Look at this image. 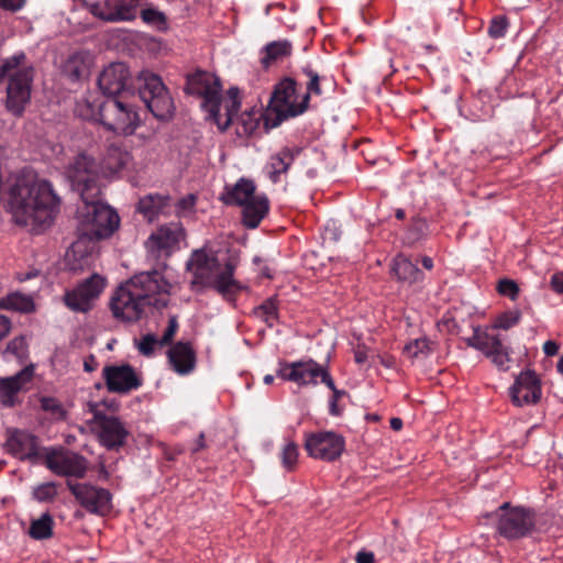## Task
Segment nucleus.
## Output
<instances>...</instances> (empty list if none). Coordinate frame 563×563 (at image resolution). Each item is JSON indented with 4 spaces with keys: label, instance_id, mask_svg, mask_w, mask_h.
I'll return each instance as SVG.
<instances>
[{
    "label": "nucleus",
    "instance_id": "nucleus-1",
    "mask_svg": "<svg viewBox=\"0 0 563 563\" xmlns=\"http://www.w3.org/2000/svg\"><path fill=\"white\" fill-rule=\"evenodd\" d=\"M90 156L79 154L67 168L74 190L79 192L84 207L78 211L79 231L89 240L110 238L120 225L118 212L102 200L103 184Z\"/></svg>",
    "mask_w": 563,
    "mask_h": 563
},
{
    "label": "nucleus",
    "instance_id": "nucleus-2",
    "mask_svg": "<svg viewBox=\"0 0 563 563\" xmlns=\"http://www.w3.org/2000/svg\"><path fill=\"white\" fill-rule=\"evenodd\" d=\"M59 197L52 184L40 179L33 173L20 175L10 189V209L18 225L40 233L48 228L55 218Z\"/></svg>",
    "mask_w": 563,
    "mask_h": 563
},
{
    "label": "nucleus",
    "instance_id": "nucleus-3",
    "mask_svg": "<svg viewBox=\"0 0 563 563\" xmlns=\"http://www.w3.org/2000/svg\"><path fill=\"white\" fill-rule=\"evenodd\" d=\"M170 289L172 284L161 271L141 272L114 290L109 306L115 319L136 322L143 317L146 308H166Z\"/></svg>",
    "mask_w": 563,
    "mask_h": 563
},
{
    "label": "nucleus",
    "instance_id": "nucleus-4",
    "mask_svg": "<svg viewBox=\"0 0 563 563\" xmlns=\"http://www.w3.org/2000/svg\"><path fill=\"white\" fill-rule=\"evenodd\" d=\"M187 271L192 274L191 288L195 290L212 288L225 300L234 301L243 286L234 278L235 265L228 261L224 269L217 256L205 249L195 250L188 260Z\"/></svg>",
    "mask_w": 563,
    "mask_h": 563
},
{
    "label": "nucleus",
    "instance_id": "nucleus-5",
    "mask_svg": "<svg viewBox=\"0 0 563 563\" xmlns=\"http://www.w3.org/2000/svg\"><path fill=\"white\" fill-rule=\"evenodd\" d=\"M184 90L187 95L202 98V109L208 112V118L217 124L220 131H225L230 126L241 106L238 99V88H230L228 91L230 100L225 104V114H221L222 85L220 79L209 71L197 70L189 74Z\"/></svg>",
    "mask_w": 563,
    "mask_h": 563
},
{
    "label": "nucleus",
    "instance_id": "nucleus-6",
    "mask_svg": "<svg viewBox=\"0 0 563 563\" xmlns=\"http://www.w3.org/2000/svg\"><path fill=\"white\" fill-rule=\"evenodd\" d=\"M26 59L23 51L2 59L0 65V81L8 78L7 110L15 117H21L31 99L33 67L19 68Z\"/></svg>",
    "mask_w": 563,
    "mask_h": 563
},
{
    "label": "nucleus",
    "instance_id": "nucleus-7",
    "mask_svg": "<svg viewBox=\"0 0 563 563\" xmlns=\"http://www.w3.org/2000/svg\"><path fill=\"white\" fill-rule=\"evenodd\" d=\"M132 97H106L98 103V120L107 130L124 135L135 132L140 119L135 106L130 101Z\"/></svg>",
    "mask_w": 563,
    "mask_h": 563
},
{
    "label": "nucleus",
    "instance_id": "nucleus-8",
    "mask_svg": "<svg viewBox=\"0 0 563 563\" xmlns=\"http://www.w3.org/2000/svg\"><path fill=\"white\" fill-rule=\"evenodd\" d=\"M297 81L291 77L279 80L272 92L268 109L275 113L273 126L283 121L298 117L308 109V95L297 93Z\"/></svg>",
    "mask_w": 563,
    "mask_h": 563
},
{
    "label": "nucleus",
    "instance_id": "nucleus-9",
    "mask_svg": "<svg viewBox=\"0 0 563 563\" xmlns=\"http://www.w3.org/2000/svg\"><path fill=\"white\" fill-rule=\"evenodd\" d=\"M92 418L88 421L99 443L108 451H119L126 444L130 431L117 416H109L99 410V404H89Z\"/></svg>",
    "mask_w": 563,
    "mask_h": 563
},
{
    "label": "nucleus",
    "instance_id": "nucleus-10",
    "mask_svg": "<svg viewBox=\"0 0 563 563\" xmlns=\"http://www.w3.org/2000/svg\"><path fill=\"white\" fill-rule=\"evenodd\" d=\"M277 377L298 386H317L318 378L327 387H333V378L328 366L319 364L313 358H302L295 362L280 361L276 371Z\"/></svg>",
    "mask_w": 563,
    "mask_h": 563
},
{
    "label": "nucleus",
    "instance_id": "nucleus-11",
    "mask_svg": "<svg viewBox=\"0 0 563 563\" xmlns=\"http://www.w3.org/2000/svg\"><path fill=\"white\" fill-rule=\"evenodd\" d=\"M497 532L508 539L517 540L529 536L536 527V512L531 508L512 507L504 503L496 511Z\"/></svg>",
    "mask_w": 563,
    "mask_h": 563
},
{
    "label": "nucleus",
    "instance_id": "nucleus-12",
    "mask_svg": "<svg viewBox=\"0 0 563 563\" xmlns=\"http://www.w3.org/2000/svg\"><path fill=\"white\" fill-rule=\"evenodd\" d=\"M139 96L156 119L165 121L173 117L174 101L159 76L146 74L139 87Z\"/></svg>",
    "mask_w": 563,
    "mask_h": 563
},
{
    "label": "nucleus",
    "instance_id": "nucleus-13",
    "mask_svg": "<svg viewBox=\"0 0 563 563\" xmlns=\"http://www.w3.org/2000/svg\"><path fill=\"white\" fill-rule=\"evenodd\" d=\"M106 285V277L95 273L75 288L66 290L63 301L69 310L87 313L92 309L93 301L101 295Z\"/></svg>",
    "mask_w": 563,
    "mask_h": 563
},
{
    "label": "nucleus",
    "instance_id": "nucleus-14",
    "mask_svg": "<svg viewBox=\"0 0 563 563\" xmlns=\"http://www.w3.org/2000/svg\"><path fill=\"white\" fill-rule=\"evenodd\" d=\"M305 450L308 455L324 462H334L345 450V439L334 431H318L305 435Z\"/></svg>",
    "mask_w": 563,
    "mask_h": 563
},
{
    "label": "nucleus",
    "instance_id": "nucleus-15",
    "mask_svg": "<svg viewBox=\"0 0 563 563\" xmlns=\"http://www.w3.org/2000/svg\"><path fill=\"white\" fill-rule=\"evenodd\" d=\"M67 487L88 512L107 516L111 511L112 494L107 488L71 481H67Z\"/></svg>",
    "mask_w": 563,
    "mask_h": 563
},
{
    "label": "nucleus",
    "instance_id": "nucleus-16",
    "mask_svg": "<svg viewBox=\"0 0 563 563\" xmlns=\"http://www.w3.org/2000/svg\"><path fill=\"white\" fill-rule=\"evenodd\" d=\"M45 465L57 476L84 478L88 461L79 453L59 449L46 454Z\"/></svg>",
    "mask_w": 563,
    "mask_h": 563
},
{
    "label": "nucleus",
    "instance_id": "nucleus-17",
    "mask_svg": "<svg viewBox=\"0 0 563 563\" xmlns=\"http://www.w3.org/2000/svg\"><path fill=\"white\" fill-rule=\"evenodd\" d=\"M299 157H303L307 163L320 161L321 158L320 154L313 148L303 150L299 146H285L273 154L265 166V172L269 180L273 184L279 183L280 176L286 174L291 164Z\"/></svg>",
    "mask_w": 563,
    "mask_h": 563
},
{
    "label": "nucleus",
    "instance_id": "nucleus-18",
    "mask_svg": "<svg viewBox=\"0 0 563 563\" xmlns=\"http://www.w3.org/2000/svg\"><path fill=\"white\" fill-rule=\"evenodd\" d=\"M129 67L121 62L111 63L98 77V86L106 97L133 96L130 90Z\"/></svg>",
    "mask_w": 563,
    "mask_h": 563
},
{
    "label": "nucleus",
    "instance_id": "nucleus-19",
    "mask_svg": "<svg viewBox=\"0 0 563 563\" xmlns=\"http://www.w3.org/2000/svg\"><path fill=\"white\" fill-rule=\"evenodd\" d=\"M102 377L110 393L128 394L142 386V378L130 364L107 365L102 368Z\"/></svg>",
    "mask_w": 563,
    "mask_h": 563
},
{
    "label": "nucleus",
    "instance_id": "nucleus-20",
    "mask_svg": "<svg viewBox=\"0 0 563 563\" xmlns=\"http://www.w3.org/2000/svg\"><path fill=\"white\" fill-rule=\"evenodd\" d=\"M186 236L184 225L179 221L169 222L157 228L153 232L146 242L148 252L159 256L163 252L165 255H169L178 244Z\"/></svg>",
    "mask_w": 563,
    "mask_h": 563
},
{
    "label": "nucleus",
    "instance_id": "nucleus-21",
    "mask_svg": "<svg viewBox=\"0 0 563 563\" xmlns=\"http://www.w3.org/2000/svg\"><path fill=\"white\" fill-rule=\"evenodd\" d=\"M90 158L95 161L92 157ZM131 163L132 155L124 146L120 144H110L107 147L99 165L95 164V168L103 184V178H112L120 175L123 170L129 168Z\"/></svg>",
    "mask_w": 563,
    "mask_h": 563
},
{
    "label": "nucleus",
    "instance_id": "nucleus-22",
    "mask_svg": "<svg viewBox=\"0 0 563 563\" xmlns=\"http://www.w3.org/2000/svg\"><path fill=\"white\" fill-rule=\"evenodd\" d=\"M4 448L9 454L22 461L38 456V439L25 430L8 429Z\"/></svg>",
    "mask_w": 563,
    "mask_h": 563
},
{
    "label": "nucleus",
    "instance_id": "nucleus-23",
    "mask_svg": "<svg viewBox=\"0 0 563 563\" xmlns=\"http://www.w3.org/2000/svg\"><path fill=\"white\" fill-rule=\"evenodd\" d=\"M510 396L519 407L537 404L541 398V385L536 372H521L510 387Z\"/></svg>",
    "mask_w": 563,
    "mask_h": 563
},
{
    "label": "nucleus",
    "instance_id": "nucleus-24",
    "mask_svg": "<svg viewBox=\"0 0 563 563\" xmlns=\"http://www.w3.org/2000/svg\"><path fill=\"white\" fill-rule=\"evenodd\" d=\"M136 212L152 223L157 221L159 217H168L173 213V199L169 195L147 194L139 199Z\"/></svg>",
    "mask_w": 563,
    "mask_h": 563
},
{
    "label": "nucleus",
    "instance_id": "nucleus-25",
    "mask_svg": "<svg viewBox=\"0 0 563 563\" xmlns=\"http://www.w3.org/2000/svg\"><path fill=\"white\" fill-rule=\"evenodd\" d=\"M168 362L179 375H188L196 368L197 355L191 343L179 341L167 352Z\"/></svg>",
    "mask_w": 563,
    "mask_h": 563
},
{
    "label": "nucleus",
    "instance_id": "nucleus-26",
    "mask_svg": "<svg viewBox=\"0 0 563 563\" xmlns=\"http://www.w3.org/2000/svg\"><path fill=\"white\" fill-rule=\"evenodd\" d=\"M255 190L256 186L253 180L240 178L234 186H225L220 199L228 206L242 207L256 196Z\"/></svg>",
    "mask_w": 563,
    "mask_h": 563
},
{
    "label": "nucleus",
    "instance_id": "nucleus-27",
    "mask_svg": "<svg viewBox=\"0 0 563 563\" xmlns=\"http://www.w3.org/2000/svg\"><path fill=\"white\" fill-rule=\"evenodd\" d=\"M242 207L243 225L256 229L269 211V201L265 195H257Z\"/></svg>",
    "mask_w": 563,
    "mask_h": 563
},
{
    "label": "nucleus",
    "instance_id": "nucleus-28",
    "mask_svg": "<svg viewBox=\"0 0 563 563\" xmlns=\"http://www.w3.org/2000/svg\"><path fill=\"white\" fill-rule=\"evenodd\" d=\"M391 271L397 279L408 285L420 284L424 279V273L408 257L398 255L393 263Z\"/></svg>",
    "mask_w": 563,
    "mask_h": 563
},
{
    "label": "nucleus",
    "instance_id": "nucleus-29",
    "mask_svg": "<svg viewBox=\"0 0 563 563\" xmlns=\"http://www.w3.org/2000/svg\"><path fill=\"white\" fill-rule=\"evenodd\" d=\"M141 5H147V0H115L113 11L109 12L108 22L134 21Z\"/></svg>",
    "mask_w": 563,
    "mask_h": 563
},
{
    "label": "nucleus",
    "instance_id": "nucleus-30",
    "mask_svg": "<svg viewBox=\"0 0 563 563\" xmlns=\"http://www.w3.org/2000/svg\"><path fill=\"white\" fill-rule=\"evenodd\" d=\"M292 52V45L288 40L273 41L263 48L261 63L264 68H268L273 62L287 57Z\"/></svg>",
    "mask_w": 563,
    "mask_h": 563
},
{
    "label": "nucleus",
    "instance_id": "nucleus-31",
    "mask_svg": "<svg viewBox=\"0 0 563 563\" xmlns=\"http://www.w3.org/2000/svg\"><path fill=\"white\" fill-rule=\"evenodd\" d=\"M0 310L30 313L35 310V303L31 296L20 292H11L0 299Z\"/></svg>",
    "mask_w": 563,
    "mask_h": 563
},
{
    "label": "nucleus",
    "instance_id": "nucleus-32",
    "mask_svg": "<svg viewBox=\"0 0 563 563\" xmlns=\"http://www.w3.org/2000/svg\"><path fill=\"white\" fill-rule=\"evenodd\" d=\"M484 354L500 369H508V363L510 362L509 347L503 344L499 335H493Z\"/></svg>",
    "mask_w": 563,
    "mask_h": 563
},
{
    "label": "nucleus",
    "instance_id": "nucleus-33",
    "mask_svg": "<svg viewBox=\"0 0 563 563\" xmlns=\"http://www.w3.org/2000/svg\"><path fill=\"white\" fill-rule=\"evenodd\" d=\"M140 16L146 25L155 27L159 32H166L168 30V21L166 14L154 8L148 1L147 5H141Z\"/></svg>",
    "mask_w": 563,
    "mask_h": 563
},
{
    "label": "nucleus",
    "instance_id": "nucleus-34",
    "mask_svg": "<svg viewBox=\"0 0 563 563\" xmlns=\"http://www.w3.org/2000/svg\"><path fill=\"white\" fill-rule=\"evenodd\" d=\"M32 374L33 368L25 367L14 376L3 378L0 382L1 391L9 397L14 396L22 389L23 384L31 379Z\"/></svg>",
    "mask_w": 563,
    "mask_h": 563
},
{
    "label": "nucleus",
    "instance_id": "nucleus-35",
    "mask_svg": "<svg viewBox=\"0 0 563 563\" xmlns=\"http://www.w3.org/2000/svg\"><path fill=\"white\" fill-rule=\"evenodd\" d=\"M54 520L48 512L42 514L38 519L32 520L29 536L34 540H45L53 536Z\"/></svg>",
    "mask_w": 563,
    "mask_h": 563
},
{
    "label": "nucleus",
    "instance_id": "nucleus-36",
    "mask_svg": "<svg viewBox=\"0 0 563 563\" xmlns=\"http://www.w3.org/2000/svg\"><path fill=\"white\" fill-rule=\"evenodd\" d=\"M253 314L264 321L269 328L278 321V303L276 297H269L255 307Z\"/></svg>",
    "mask_w": 563,
    "mask_h": 563
},
{
    "label": "nucleus",
    "instance_id": "nucleus-37",
    "mask_svg": "<svg viewBox=\"0 0 563 563\" xmlns=\"http://www.w3.org/2000/svg\"><path fill=\"white\" fill-rule=\"evenodd\" d=\"M431 352V342L427 336L415 339L404 346V354L410 358L426 357Z\"/></svg>",
    "mask_w": 563,
    "mask_h": 563
},
{
    "label": "nucleus",
    "instance_id": "nucleus-38",
    "mask_svg": "<svg viewBox=\"0 0 563 563\" xmlns=\"http://www.w3.org/2000/svg\"><path fill=\"white\" fill-rule=\"evenodd\" d=\"M429 233V224L426 219L413 218L405 235L408 244H415L424 239Z\"/></svg>",
    "mask_w": 563,
    "mask_h": 563
},
{
    "label": "nucleus",
    "instance_id": "nucleus-39",
    "mask_svg": "<svg viewBox=\"0 0 563 563\" xmlns=\"http://www.w3.org/2000/svg\"><path fill=\"white\" fill-rule=\"evenodd\" d=\"M58 495L57 484L47 482L35 486L32 490V497L38 503H52Z\"/></svg>",
    "mask_w": 563,
    "mask_h": 563
},
{
    "label": "nucleus",
    "instance_id": "nucleus-40",
    "mask_svg": "<svg viewBox=\"0 0 563 563\" xmlns=\"http://www.w3.org/2000/svg\"><path fill=\"white\" fill-rule=\"evenodd\" d=\"M493 335L488 332H483L478 327H474L473 335L465 339L467 346L485 352L488 349L489 341Z\"/></svg>",
    "mask_w": 563,
    "mask_h": 563
},
{
    "label": "nucleus",
    "instance_id": "nucleus-41",
    "mask_svg": "<svg viewBox=\"0 0 563 563\" xmlns=\"http://www.w3.org/2000/svg\"><path fill=\"white\" fill-rule=\"evenodd\" d=\"M521 319L520 310H510L500 313L494 324V329L509 330L510 328L517 325Z\"/></svg>",
    "mask_w": 563,
    "mask_h": 563
},
{
    "label": "nucleus",
    "instance_id": "nucleus-42",
    "mask_svg": "<svg viewBox=\"0 0 563 563\" xmlns=\"http://www.w3.org/2000/svg\"><path fill=\"white\" fill-rule=\"evenodd\" d=\"M298 446L294 442L284 445L280 452L282 465L287 471H292L298 461Z\"/></svg>",
    "mask_w": 563,
    "mask_h": 563
},
{
    "label": "nucleus",
    "instance_id": "nucleus-43",
    "mask_svg": "<svg viewBox=\"0 0 563 563\" xmlns=\"http://www.w3.org/2000/svg\"><path fill=\"white\" fill-rule=\"evenodd\" d=\"M41 408L58 420H64L67 415L59 400L54 397H43L41 399Z\"/></svg>",
    "mask_w": 563,
    "mask_h": 563
},
{
    "label": "nucleus",
    "instance_id": "nucleus-44",
    "mask_svg": "<svg viewBox=\"0 0 563 563\" xmlns=\"http://www.w3.org/2000/svg\"><path fill=\"white\" fill-rule=\"evenodd\" d=\"M302 73L309 78V81L307 82V91L305 93L308 95L309 102L311 95L320 96L322 93L320 87V76L310 67V65L302 67Z\"/></svg>",
    "mask_w": 563,
    "mask_h": 563
},
{
    "label": "nucleus",
    "instance_id": "nucleus-45",
    "mask_svg": "<svg viewBox=\"0 0 563 563\" xmlns=\"http://www.w3.org/2000/svg\"><path fill=\"white\" fill-rule=\"evenodd\" d=\"M5 353L12 354L18 360H23L27 354V343L24 336H15L5 347Z\"/></svg>",
    "mask_w": 563,
    "mask_h": 563
},
{
    "label": "nucleus",
    "instance_id": "nucleus-46",
    "mask_svg": "<svg viewBox=\"0 0 563 563\" xmlns=\"http://www.w3.org/2000/svg\"><path fill=\"white\" fill-rule=\"evenodd\" d=\"M497 291L505 297H508L510 300H516L519 296V286L518 284L509 278H503L498 282Z\"/></svg>",
    "mask_w": 563,
    "mask_h": 563
},
{
    "label": "nucleus",
    "instance_id": "nucleus-47",
    "mask_svg": "<svg viewBox=\"0 0 563 563\" xmlns=\"http://www.w3.org/2000/svg\"><path fill=\"white\" fill-rule=\"evenodd\" d=\"M157 344L159 345V340L156 338V335L147 333L143 335L136 343V347L142 355L148 357L154 354V350Z\"/></svg>",
    "mask_w": 563,
    "mask_h": 563
},
{
    "label": "nucleus",
    "instance_id": "nucleus-48",
    "mask_svg": "<svg viewBox=\"0 0 563 563\" xmlns=\"http://www.w3.org/2000/svg\"><path fill=\"white\" fill-rule=\"evenodd\" d=\"M508 21L505 16H495L488 26V35L492 38H501L506 35Z\"/></svg>",
    "mask_w": 563,
    "mask_h": 563
},
{
    "label": "nucleus",
    "instance_id": "nucleus-49",
    "mask_svg": "<svg viewBox=\"0 0 563 563\" xmlns=\"http://www.w3.org/2000/svg\"><path fill=\"white\" fill-rule=\"evenodd\" d=\"M196 205V196L189 194L180 198L176 203L173 202V212L177 217H181L188 211H191Z\"/></svg>",
    "mask_w": 563,
    "mask_h": 563
},
{
    "label": "nucleus",
    "instance_id": "nucleus-50",
    "mask_svg": "<svg viewBox=\"0 0 563 563\" xmlns=\"http://www.w3.org/2000/svg\"><path fill=\"white\" fill-rule=\"evenodd\" d=\"M177 329H178L177 316H175V314L169 316L168 325L165 329L162 338L159 339V345L164 346V345L170 344L175 333L177 332Z\"/></svg>",
    "mask_w": 563,
    "mask_h": 563
},
{
    "label": "nucleus",
    "instance_id": "nucleus-51",
    "mask_svg": "<svg viewBox=\"0 0 563 563\" xmlns=\"http://www.w3.org/2000/svg\"><path fill=\"white\" fill-rule=\"evenodd\" d=\"M332 391V396L329 399V413L338 417L341 415L342 409L338 406V401L345 395L344 390L338 389L333 383V387H328Z\"/></svg>",
    "mask_w": 563,
    "mask_h": 563
},
{
    "label": "nucleus",
    "instance_id": "nucleus-52",
    "mask_svg": "<svg viewBox=\"0 0 563 563\" xmlns=\"http://www.w3.org/2000/svg\"><path fill=\"white\" fill-rule=\"evenodd\" d=\"M82 4L93 16L108 22L109 12L103 13L101 1L89 2L84 0Z\"/></svg>",
    "mask_w": 563,
    "mask_h": 563
},
{
    "label": "nucleus",
    "instance_id": "nucleus-53",
    "mask_svg": "<svg viewBox=\"0 0 563 563\" xmlns=\"http://www.w3.org/2000/svg\"><path fill=\"white\" fill-rule=\"evenodd\" d=\"M550 286L556 294H563V272L554 273L551 276Z\"/></svg>",
    "mask_w": 563,
    "mask_h": 563
},
{
    "label": "nucleus",
    "instance_id": "nucleus-54",
    "mask_svg": "<svg viewBox=\"0 0 563 563\" xmlns=\"http://www.w3.org/2000/svg\"><path fill=\"white\" fill-rule=\"evenodd\" d=\"M11 330V320L0 314V342L10 333Z\"/></svg>",
    "mask_w": 563,
    "mask_h": 563
},
{
    "label": "nucleus",
    "instance_id": "nucleus-55",
    "mask_svg": "<svg viewBox=\"0 0 563 563\" xmlns=\"http://www.w3.org/2000/svg\"><path fill=\"white\" fill-rule=\"evenodd\" d=\"M355 561L356 563H374V553L365 550L358 551L356 553Z\"/></svg>",
    "mask_w": 563,
    "mask_h": 563
},
{
    "label": "nucleus",
    "instance_id": "nucleus-56",
    "mask_svg": "<svg viewBox=\"0 0 563 563\" xmlns=\"http://www.w3.org/2000/svg\"><path fill=\"white\" fill-rule=\"evenodd\" d=\"M559 344L555 341L549 340L543 344V352L547 356H554L559 352Z\"/></svg>",
    "mask_w": 563,
    "mask_h": 563
},
{
    "label": "nucleus",
    "instance_id": "nucleus-57",
    "mask_svg": "<svg viewBox=\"0 0 563 563\" xmlns=\"http://www.w3.org/2000/svg\"><path fill=\"white\" fill-rule=\"evenodd\" d=\"M22 5V2L15 3L12 0H0V8L12 12L19 11Z\"/></svg>",
    "mask_w": 563,
    "mask_h": 563
},
{
    "label": "nucleus",
    "instance_id": "nucleus-58",
    "mask_svg": "<svg viewBox=\"0 0 563 563\" xmlns=\"http://www.w3.org/2000/svg\"><path fill=\"white\" fill-rule=\"evenodd\" d=\"M67 71L73 80H79L81 77V69L77 66H73L71 60L67 64Z\"/></svg>",
    "mask_w": 563,
    "mask_h": 563
},
{
    "label": "nucleus",
    "instance_id": "nucleus-59",
    "mask_svg": "<svg viewBox=\"0 0 563 563\" xmlns=\"http://www.w3.org/2000/svg\"><path fill=\"white\" fill-rule=\"evenodd\" d=\"M97 362L93 355H90L87 360L84 362V369L88 373H91L96 369Z\"/></svg>",
    "mask_w": 563,
    "mask_h": 563
},
{
    "label": "nucleus",
    "instance_id": "nucleus-60",
    "mask_svg": "<svg viewBox=\"0 0 563 563\" xmlns=\"http://www.w3.org/2000/svg\"><path fill=\"white\" fill-rule=\"evenodd\" d=\"M354 360L357 364H363L367 361V353L364 350L357 349L354 352Z\"/></svg>",
    "mask_w": 563,
    "mask_h": 563
},
{
    "label": "nucleus",
    "instance_id": "nucleus-61",
    "mask_svg": "<svg viewBox=\"0 0 563 563\" xmlns=\"http://www.w3.org/2000/svg\"><path fill=\"white\" fill-rule=\"evenodd\" d=\"M103 13L113 11L115 0H101Z\"/></svg>",
    "mask_w": 563,
    "mask_h": 563
},
{
    "label": "nucleus",
    "instance_id": "nucleus-62",
    "mask_svg": "<svg viewBox=\"0 0 563 563\" xmlns=\"http://www.w3.org/2000/svg\"><path fill=\"white\" fill-rule=\"evenodd\" d=\"M305 175L309 179H314L318 176V168L316 166L307 167Z\"/></svg>",
    "mask_w": 563,
    "mask_h": 563
},
{
    "label": "nucleus",
    "instance_id": "nucleus-63",
    "mask_svg": "<svg viewBox=\"0 0 563 563\" xmlns=\"http://www.w3.org/2000/svg\"><path fill=\"white\" fill-rule=\"evenodd\" d=\"M390 428L395 431H399L402 428V420L400 418H391Z\"/></svg>",
    "mask_w": 563,
    "mask_h": 563
},
{
    "label": "nucleus",
    "instance_id": "nucleus-64",
    "mask_svg": "<svg viewBox=\"0 0 563 563\" xmlns=\"http://www.w3.org/2000/svg\"><path fill=\"white\" fill-rule=\"evenodd\" d=\"M421 264L428 271H431L433 268V260L430 256H423L421 258Z\"/></svg>",
    "mask_w": 563,
    "mask_h": 563
}]
</instances>
